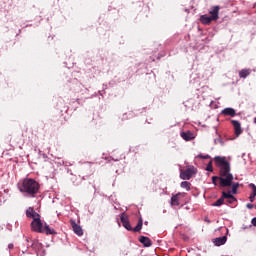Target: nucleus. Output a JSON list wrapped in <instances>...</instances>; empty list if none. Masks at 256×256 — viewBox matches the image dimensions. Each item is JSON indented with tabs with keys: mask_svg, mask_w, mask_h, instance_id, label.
Here are the masks:
<instances>
[{
	"mask_svg": "<svg viewBox=\"0 0 256 256\" xmlns=\"http://www.w3.org/2000/svg\"><path fill=\"white\" fill-rule=\"evenodd\" d=\"M215 166L219 168V176L212 177L213 185L219 182L220 187H231L233 181V173H231V163L223 156L214 157Z\"/></svg>",
	"mask_w": 256,
	"mask_h": 256,
	"instance_id": "nucleus-1",
	"label": "nucleus"
},
{
	"mask_svg": "<svg viewBox=\"0 0 256 256\" xmlns=\"http://www.w3.org/2000/svg\"><path fill=\"white\" fill-rule=\"evenodd\" d=\"M19 190L21 193H27L30 197H35L39 193V182L31 178H26L23 180Z\"/></svg>",
	"mask_w": 256,
	"mask_h": 256,
	"instance_id": "nucleus-2",
	"label": "nucleus"
},
{
	"mask_svg": "<svg viewBox=\"0 0 256 256\" xmlns=\"http://www.w3.org/2000/svg\"><path fill=\"white\" fill-rule=\"evenodd\" d=\"M31 229L35 233H45L47 235H57V232L55 229L49 227V224L41 222V218H37L36 220H33L30 224Z\"/></svg>",
	"mask_w": 256,
	"mask_h": 256,
	"instance_id": "nucleus-3",
	"label": "nucleus"
},
{
	"mask_svg": "<svg viewBox=\"0 0 256 256\" xmlns=\"http://www.w3.org/2000/svg\"><path fill=\"white\" fill-rule=\"evenodd\" d=\"M120 221L127 231H133L134 233H139L143 229V218H139L138 223L135 228L131 227V223H129V216L127 214L122 213L120 217Z\"/></svg>",
	"mask_w": 256,
	"mask_h": 256,
	"instance_id": "nucleus-4",
	"label": "nucleus"
},
{
	"mask_svg": "<svg viewBox=\"0 0 256 256\" xmlns=\"http://www.w3.org/2000/svg\"><path fill=\"white\" fill-rule=\"evenodd\" d=\"M219 9V6H214L209 11V15L211 16H207L206 14L201 15L200 23H202V25H211L212 21H217L219 19Z\"/></svg>",
	"mask_w": 256,
	"mask_h": 256,
	"instance_id": "nucleus-5",
	"label": "nucleus"
},
{
	"mask_svg": "<svg viewBox=\"0 0 256 256\" xmlns=\"http://www.w3.org/2000/svg\"><path fill=\"white\" fill-rule=\"evenodd\" d=\"M197 174V168L195 166H188L185 170L180 171V179L184 181H189L193 175Z\"/></svg>",
	"mask_w": 256,
	"mask_h": 256,
	"instance_id": "nucleus-6",
	"label": "nucleus"
},
{
	"mask_svg": "<svg viewBox=\"0 0 256 256\" xmlns=\"http://www.w3.org/2000/svg\"><path fill=\"white\" fill-rule=\"evenodd\" d=\"M233 198V194H231V191L222 192V196L215 202L212 204L213 207H221V205H223V203H225V199H232Z\"/></svg>",
	"mask_w": 256,
	"mask_h": 256,
	"instance_id": "nucleus-7",
	"label": "nucleus"
},
{
	"mask_svg": "<svg viewBox=\"0 0 256 256\" xmlns=\"http://www.w3.org/2000/svg\"><path fill=\"white\" fill-rule=\"evenodd\" d=\"M70 224H71V227H72L74 233H75L76 235H78V237L83 236V228H81V227L77 224V222H75V220H70Z\"/></svg>",
	"mask_w": 256,
	"mask_h": 256,
	"instance_id": "nucleus-8",
	"label": "nucleus"
},
{
	"mask_svg": "<svg viewBox=\"0 0 256 256\" xmlns=\"http://www.w3.org/2000/svg\"><path fill=\"white\" fill-rule=\"evenodd\" d=\"M26 216L33 219V221L41 218V215H39V213H37L35 209L31 207L26 210Z\"/></svg>",
	"mask_w": 256,
	"mask_h": 256,
	"instance_id": "nucleus-9",
	"label": "nucleus"
},
{
	"mask_svg": "<svg viewBox=\"0 0 256 256\" xmlns=\"http://www.w3.org/2000/svg\"><path fill=\"white\" fill-rule=\"evenodd\" d=\"M231 123L234 127L236 137H239V135L243 133V129H241V123L237 120H231Z\"/></svg>",
	"mask_w": 256,
	"mask_h": 256,
	"instance_id": "nucleus-10",
	"label": "nucleus"
},
{
	"mask_svg": "<svg viewBox=\"0 0 256 256\" xmlns=\"http://www.w3.org/2000/svg\"><path fill=\"white\" fill-rule=\"evenodd\" d=\"M181 197H185V193H177L176 195L171 197V205L172 207L179 206V200Z\"/></svg>",
	"mask_w": 256,
	"mask_h": 256,
	"instance_id": "nucleus-11",
	"label": "nucleus"
},
{
	"mask_svg": "<svg viewBox=\"0 0 256 256\" xmlns=\"http://www.w3.org/2000/svg\"><path fill=\"white\" fill-rule=\"evenodd\" d=\"M221 114L225 115L226 117H235V115H237V111H235L233 108H225L222 110Z\"/></svg>",
	"mask_w": 256,
	"mask_h": 256,
	"instance_id": "nucleus-12",
	"label": "nucleus"
},
{
	"mask_svg": "<svg viewBox=\"0 0 256 256\" xmlns=\"http://www.w3.org/2000/svg\"><path fill=\"white\" fill-rule=\"evenodd\" d=\"M139 241L143 243L144 247H151L152 245L151 239L147 236H140Z\"/></svg>",
	"mask_w": 256,
	"mask_h": 256,
	"instance_id": "nucleus-13",
	"label": "nucleus"
},
{
	"mask_svg": "<svg viewBox=\"0 0 256 256\" xmlns=\"http://www.w3.org/2000/svg\"><path fill=\"white\" fill-rule=\"evenodd\" d=\"M181 137L184 141H193V139H195V136H193L191 132H182Z\"/></svg>",
	"mask_w": 256,
	"mask_h": 256,
	"instance_id": "nucleus-14",
	"label": "nucleus"
},
{
	"mask_svg": "<svg viewBox=\"0 0 256 256\" xmlns=\"http://www.w3.org/2000/svg\"><path fill=\"white\" fill-rule=\"evenodd\" d=\"M225 243H227V237L225 236L216 238L214 240V245H216L217 247H221V245H225Z\"/></svg>",
	"mask_w": 256,
	"mask_h": 256,
	"instance_id": "nucleus-15",
	"label": "nucleus"
},
{
	"mask_svg": "<svg viewBox=\"0 0 256 256\" xmlns=\"http://www.w3.org/2000/svg\"><path fill=\"white\" fill-rule=\"evenodd\" d=\"M249 187L252 188V193L249 196V201L251 203H253V201H255V197H256V185L253 183H250Z\"/></svg>",
	"mask_w": 256,
	"mask_h": 256,
	"instance_id": "nucleus-16",
	"label": "nucleus"
},
{
	"mask_svg": "<svg viewBox=\"0 0 256 256\" xmlns=\"http://www.w3.org/2000/svg\"><path fill=\"white\" fill-rule=\"evenodd\" d=\"M249 75H251V70L250 69H242L239 72V78L240 79H247V77H249Z\"/></svg>",
	"mask_w": 256,
	"mask_h": 256,
	"instance_id": "nucleus-17",
	"label": "nucleus"
},
{
	"mask_svg": "<svg viewBox=\"0 0 256 256\" xmlns=\"http://www.w3.org/2000/svg\"><path fill=\"white\" fill-rule=\"evenodd\" d=\"M180 186L182 187V189H186V191H191V182H181Z\"/></svg>",
	"mask_w": 256,
	"mask_h": 256,
	"instance_id": "nucleus-18",
	"label": "nucleus"
},
{
	"mask_svg": "<svg viewBox=\"0 0 256 256\" xmlns=\"http://www.w3.org/2000/svg\"><path fill=\"white\" fill-rule=\"evenodd\" d=\"M231 187H232V193L233 195H237V189H239V183H233L231 184Z\"/></svg>",
	"mask_w": 256,
	"mask_h": 256,
	"instance_id": "nucleus-19",
	"label": "nucleus"
},
{
	"mask_svg": "<svg viewBox=\"0 0 256 256\" xmlns=\"http://www.w3.org/2000/svg\"><path fill=\"white\" fill-rule=\"evenodd\" d=\"M206 171L213 173V161H210L206 167Z\"/></svg>",
	"mask_w": 256,
	"mask_h": 256,
	"instance_id": "nucleus-20",
	"label": "nucleus"
},
{
	"mask_svg": "<svg viewBox=\"0 0 256 256\" xmlns=\"http://www.w3.org/2000/svg\"><path fill=\"white\" fill-rule=\"evenodd\" d=\"M226 199H228L227 202L230 204L235 203V201H237V198H235V196H233V195H232V198H226Z\"/></svg>",
	"mask_w": 256,
	"mask_h": 256,
	"instance_id": "nucleus-21",
	"label": "nucleus"
},
{
	"mask_svg": "<svg viewBox=\"0 0 256 256\" xmlns=\"http://www.w3.org/2000/svg\"><path fill=\"white\" fill-rule=\"evenodd\" d=\"M199 157H200V159H210L211 158V156H209V155H205V156H203V155H199Z\"/></svg>",
	"mask_w": 256,
	"mask_h": 256,
	"instance_id": "nucleus-22",
	"label": "nucleus"
},
{
	"mask_svg": "<svg viewBox=\"0 0 256 256\" xmlns=\"http://www.w3.org/2000/svg\"><path fill=\"white\" fill-rule=\"evenodd\" d=\"M252 225L256 227V217L252 219Z\"/></svg>",
	"mask_w": 256,
	"mask_h": 256,
	"instance_id": "nucleus-23",
	"label": "nucleus"
},
{
	"mask_svg": "<svg viewBox=\"0 0 256 256\" xmlns=\"http://www.w3.org/2000/svg\"><path fill=\"white\" fill-rule=\"evenodd\" d=\"M246 207H247L248 209H253V204H247Z\"/></svg>",
	"mask_w": 256,
	"mask_h": 256,
	"instance_id": "nucleus-24",
	"label": "nucleus"
},
{
	"mask_svg": "<svg viewBox=\"0 0 256 256\" xmlns=\"http://www.w3.org/2000/svg\"><path fill=\"white\" fill-rule=\"evenodd\" d=\"M9 249H13V244H9Z\"/></svg>",
	"mask_w": 256,
	"mask_h": 256,
	"instance_id": "nucleus-25",
	"label": "nucleus"
},
{
	"mask_svg": "<svg viewBox=\"0 0 256 256\" xmlns=\"http://www.w3.org/2000/svg\"><path fill=\"white\" fill-rule=\"evenodd\" d=\"M112 161H119V158H112Z\"/></svg>",
	"mask_w": 256,
	"mask_h": 256,
	"instance_id": "nucleus-26",
	"label": "nucleus"
}]
</instances>
